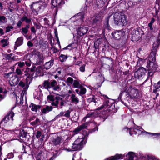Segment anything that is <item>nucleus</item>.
<instances>
[{
  "label": "nucleus",
  "mask_w": 160,
  "mask_h": 160,
  "mask_svg": "<svg viewBox=\"0 0 160 160\" xmlns=\"http://www.w3.org/2000/svg\"><path fill=\"white\" fill-rule=\"evenodd\" d=\"M105 101L102 105L100 107H98L96 109V110H99L104 108L108 107L107 111H104L102 112L103 113L106 114V112L108 111L110 114H112L116 112L119 107L117 106L115 107V103L114 101L108 98L107 96L103 95Z\"/></svg>",
  "instance_id": "1"
},
{
  "label": "nucleus",
  "mask_w": 160,
  "mask_h": 160,
  "mask_svg": "<svg viewBox=\"0 0 160 160\" xmlns=\"http://www.w3.org/2000/svg\"><path fill=\"white\" fill-rule=\"evenodd\" d=\"M114 23L116 25L122 27L127 24L128 20L127 17L123 13H115L113 16Z\"/></svg>",
  "instance_id": "2"
},
{
  "label": "nucleus",
  "mask_w": 160,
  "mask_h": 160,
  "mask_svg": "<svg viewBox=\"0 0 160 160\" xmlns=\"http://www.w3.org/2000/svg\"><path fill=\"white\" fill-rule=\"evenodd\" d=\"M43 87L46 89L48 90L52 88V90L54 91H59L61 90L60 85L55 80H52L51 82L45 80L43 82Z\"/></svg>",
  "instance_id": "3"
},
{
  "label": "nucleus",
  "mask_w": 160,
  "mask_h": 160,
  "mask_svg": "<svg viewBox=\"0 0 160 160\" xmlns=\"http://www.w3.org/2000/svg\"><path fill=\"white\" fill-rule=\"evenodd\" d=\"M128 92L126 91V89L124 91H121L118 98V101H120L126 107L128 106V104H130V101L131 99L130 96Z\"/></svg>",
  "instance_id": "4"
},
{
  "label": "nucleus",
  "mask_w": 160,
  "mask_h": 160,
  "mask_svg": "<svg viewBox=\"0 0 160 160\" xmlns=\"http://www.w3.org/2000/svg\"><path fill=\"white\" fill-rule=\"evenodd\" d=\"M146 67L148 71V77L153 76L155 72H157L158 70V65L156 62H147Z\"/></svg>",
  "instance_id": "5"
},
{
  "label": "nucleus",
  "mask_w": 160,
  "mask_h": 160,
  "mask_svg": "<svg viewBox=\"0 0 160 160\" xmlns=\"http://www.w3.org/2000/svg\"><path fill=\"white\" fill-rule=\"evenodd\" d=\"M126 91L128 92L131 99L139 98L141 97L139 90L134 87L131 86L127 87L126 88Z\"/></svg>",
  "instance_id": "6"
},
{
  "label": "nucleus",
  "mask_w": 160,
  "mask_h": 160,
  "mask_svg": "<svg viewBox=\"0 0 160 160\" xmlns=\"http://www.w3.org/2000/svg\"><path fill=\"white\" fill-rule=\"evenodd\" d=\"M64 3L63 0H51L52 4L53 6V10L55 15H57L58 10H61L62 7Z\"/></svg>",
  "instance_id": "7"
},
{
  "label": "nucleus",
  "mask_w": 160,
  "mask_h": 160,
  "mask_svg": "<svg viewBox=\"0 0 160 160\" xmlns=\"http://www.w3.org/2000/svg\"><path fill=\"white\" fill-rule=\"evenodd\" d=\"M144 32L140 27L134 29L132 32V39L138 41L142 38V35H144Z\"/></svg>",
  "instance_id": "8"
},
{
  "label": "nucleus",
  "mask_w": 160,
  "mask_h": 160,
  "mask_svg": "<svg viewBox=\"0 0 160 160\" xmlns=\"http://www.w3.org/2000/svg\"><path fill=\"white\" fill-rule=\"evenodd\" d=\"M147 70L145 68L140 67L134 72V75L137 79H142L145 76Z\"/></svg>",
  "instance_id": "9"
},
{
  "label": "nucleus",
  "mask_w": 160,
  "mask_h": 160,
  "mask_svg": "<svg viewBox=\"0 0 160 160\" xmlns=\"http://www.w3.org/2000/svg\"><path fill=\"white\" fill-rule=\"evenodd\" d=\"M30 8L31 10L36 16L38 15V12L41 8V5L38 2H33L30 5Z\"/></svg>",
  "instance_id": "10"
},
{
  "label": "nucleus",
  "mask_w": 160,
  "mask_h": 160,
  "mask_svg": "<svg viewBox=\"0 0 160 160\" xmlns=\"http://www.w3.org/2000/svg\"><path fill=\"white\" fill-rule=\"evenodd\" d=\"M36 68V67L35 65H33L31 68H27L24 72L25 73L24 75H27L28 78H31V81L32 80Z\"/></svg>",
  "instance_id": "11"
},
{
  "label": "nucleus",
  "mask_w": 160,
  "mask_h": 160,
  "mask_svg": "<svg viewBox=\"0 0 160 160\" xmlns=\"http://www.w3.org/2000/svg\"><path fill=\"white\" fill-rule=\"evenodd\" d=\"M79 139L75 140L72 146V148L74 151H80L82 149L83 147V140H82L81 141L78 142Z\"/></svg>",
  "instance_id": "12"
},
{
  "label": "nucleus",
  "mask_w": 160,
  "mask_h": 160,
  "mask_svg": "<svg viewBox=\"0 0 160 160\" xmlns=\"http://www.w3.org/2000/svg\"><path fill=\"white\" fill-rule=\"evenodd\" d=\"M111 35L112 38L116 40H119L124 35V33L122 30L115 31L112 32Z\"/></svg>",
  "instance_id": "13"
},
{
  "label": "nucleus",
  "mask_w": 160,
  "mask_h": 160,
  "mask_svg": "<svg viewBox=\"0 0 160 160\" xmlns=\"http://www.w3.org/2000/svg\"><path fill=\"white\" fill-rule=\"evenodd\" d=\"M88 30V28L85 26L80 27L77 30V34L78 36L82 37L86 34Z\"/></svg>",
  "instance_id": "14"
},
{
  "label": "nucleus",
  "mask_w": 160,
  "mask_h": 160,
  "mask_svg": "<svg viewBox=\"0 0 160 160\" xmlns=\"http://www.w3.org/2000/svg\"><path fill=\"white\" fill-rule=\"evenodd\" d=\"M62 137L61 136H58V135L55 136L54 137H52V144L55 146L60 145L62 142Z\"/></svg>",
  "instance_id": "15"
},
{
  "label": "nucleus",
  "mask_w": 160,
  "mask_h": 160,
  "mask_svg": "<svg viewBox=\"0 0 160 160\" xmlns=\"http://www.w3.org/2000/svg\"><path fill=\"white\" fill-rule=\"evenodd\" d=\"M137 128H128L127 127H125L123 129V130L125 131L126 130V131L128 132H129L130 135L131 136L133 134H136L137 133V131L139 130V128L138 126H137Z\"/></svg>",
  "instance_id": "16"
},
{
  "label": "nucleus",
  "mask_w": 160,
  "mask_h": 160,
  "mask_svg": "<svg viewBox=\"0 0 160 160\" xmlns=\"http://www.w3.org/2000/svg\"><path fill=\"white\" fill-rule=\"evenodd\" d=\"M102 19L100 16H96L92 21V24L94 27L100 26L101 23Z\"/></svg>",
  "instance_id": "17"
},
{
  "label": "nucleus",
  "mask_w": 160,
  "mask_h": 160,
  "mask_svg": "<svg viewBox=\"0 0 160 160\" xmlns=\"http://www.w3.org/2000/svg\"><path fill=\"white\" fill-rule=\"evenodd\" d=\"M104 59L103 61V63L104 64L107 65L109 66H112L113 64V59L111 57H108L105 56Z\"/></svg>",
  "instance_id": "18"
},
{
  "label": "nucleus",
  "mask_w": 160,
  "mask_h": 160,
  "mask_svg": "<svg viewBox=\"0 0 160 160\" xmlns=\"http://www.w3.org/2000/svg\"><path fill=\"white\" fill-rule=\"evenodd\" d=\"M102 38H99L94 42V46L97 51V49H100V48H101L102 45H103V44L102 42Z\"/></svg>",
  "instance_id": "19"
},
{
  "label": "nucleus",
  "mask_w": 160,
  "mask_h": 160,
  "mask_svg": "<svg viewBox=\"0 0 160 160\" xmlns=\"http://www.w3.org/2000/svg\"><path fill=\"white\" fill-rule=\"evenodd\" d=\"M28 133L26 130L21 128L19 129V136L21 139H23L24 138H26L28 135Z\"/></svg>",
  "instance_id": "20"
},
{
  "label": "nucleus",
  "mask_w": 160,
  "mask_h": 160,
  "mask_svg": "<svg viewBox=\"0 0 160 160\" xmlns=\"http://www.w3.org/2000/svg\"><path fill=\"white\" fill-rule=\"evenodd\" d=\"M124 157V155L122 154H116L114 156H112L107 159V160H118L122 159Z\"/></svg>",
  "instance_id": "21"
},
{
  "label": "nucleus",
  "mask_w": 160,
  "mask_h": 160,
  "mask_svg": "<svg viewBox=\"0 0 160 160\" xmlns=\"http://www.w3.org/2000/svg\"><path fill=\"white\" fill-rule=\"evenodd\" d=\"M54 59L52 58L49 61L46 62L44 65V68L46 70L49 69L53 65Z\"/></svg>",
  "instance_id": "22"
},
{
  "label": "nucleus",
  "mask_w": 160,
  "mask_h": 160,
  "mask_svg": "<svg viewBox=\"0 0 160 160\" xmlns=\"http://www.w3.org/2000/svg\"><path fill=\"white\" fill-rule=\"evenodd\" d=\"M107 2H105L101 0H96V2H94V4L96 6V7L98 8L102 7Z\"/></svg>",
  "instance_id": "23"
},
{
  "label": "nucleus",
  "mask_w": 160,
  "mask_h": 160,
  "mask_svg": "<svg viewBox=\"0 0 160 160\" xmlns=\"http://www.w3.org/2000/svg\"><path fill=\"white\" fill-rule=\"evenodd\" d=\"M53 109V107L52 106L46 105L42 109L41 112L43 114H45L52 111Z\"/></svg>",
  "instance_id": "24"
},
{
  "label": "nucleus",
  "mask_w": 160,
  "mask_h": 160,
  "mask_svg": "<svg viewBox=\"0 0 160 160\" xmlns=\"http://www.w3.org/2000/svg\"><path fill=\"white\" fill-rule=\"evenodd\" d=\"M41 106L39 105H37L32 103H31L30 105L29 106V108H31V110L32 111L37 112L38 109H40Z\"/></svg>",
  "instance_id": "25"
},
{
  "label": "nucleus",
  "mask_w": 160,
  "mask_h": 160,
  "mask_svg": "<svg viewBox=\"0 0 160 160\" xmlns=\"http://www.w3.org/2000/svg\"><path fill=\"white\" fill-rule=\"evenodd\" d=\"M153 92L156 94L157 92L158 91V90L160 88V80L157 83H153Z\"/></svg>",
  "instance_id": "26"
},
{
  "label": "nucleus",
  "mask_w": 160,
  "mask_h": 160,
  "mask_svg": "<svg viewBox=\"0 0 160 160\" xmlns=\"http://www.w3.org/2000/svg\"><path fill=\"white\" fill-rule=\"evenodd\" d=\"M31 125L33 126H37L41 124V121L38 118H36L35 121L30 122Z\"/></svg>",
  "instance_id": "27"
},
{
  "label": "nucleus",
  "mask_w": 160,
  "mask_h": 160,
  "mask_svg": "<svg viewBox=\"0 0 160 160\" xmlns=\"http://www.w3.org/2000/svg\"><path fill=\"white\" fill-rule=\"evenodd\" d=\"M110 16L105 18V22L104 24V27L106 29L109 30L111 29V27L109 24V19Z\"/></svg>",
  "instance_id": "28"
},
{
  "label": "nucleus",
  "mask_w": 160,
  "mask_h": 160,
  "mask_svg": "<svg viewBox=\"0 0 160 160\" xmlns=\"http://www.w3.org/2000/svg\"><path fill=\"white\" fill-rule=\"evenodd\" d=\"M23 40V38L20 37L18 38L15 42V45L19 47L22 45Z\"/></svg>",
  "instance_id": "29"
},
{
  "label": "nucleus",
  "mask_w": 160,
  "mask_h": 160,
  "mask_svg": "<svg viewBox=\"0 0 160 160\" xmlns=\"http://www.w3.org/2000/svg\"><path fill=\"white\" fill-rule=\"evenodd\" d=\"M156 54L150 53V56L149 57L147 62H156Z\"/></svg>",
  "instance_id": "30"
},
{
  "label": "nucleus",
  "mask_w": 160,
  "mask_h": 160,
  "mask_svg": "<svg viewBox=\"0 0 160 160\" xmlns=\"http://www.w3.org/2000/svg\"><path fill=\"white\" fill-rule=\"evenodd\" d=\"M59 61L61 62H65L68 58L67 55H65L63 54H59Z\"/></svg>",
  "instance_id": "31"
},
{
  "label": "nucleus",
  "mask_w": 160,
  "mask_h": 160,
  "mask_svg": "<svg viewBox=\"0 0 160 160\" xmlns=\"http://www.w3.org/2000/svg\"><path fill=\"white\" fill-rule=\"evenodd\" d=\"M26 76V78L24 82H25L26 85V88H27V89L29 87V84L32 82V80L31 81L30 79L31 78H28V76L27 75Z\"/></svg>",
  "instance_id": "32"
},
{
  "label": "nucleus",
  "mask_w": 160,
  "mask_h": 160,
  "mask_svg": "<svg viewBox=\"0 0 160 160\" xmlns=\"http://www.w3.org/2000/svg\"><path fill=\"white\" fill-rule=\"evenodd\" d=\"M14 107H12L11 110V111H9L8 113L6 115H8V116L9 118V120H11V121L13 120V116L14 115V112L12 111V110L14 109Z\"/></svg>",
  "instance_id": "33"
},
{
  "label": "nucleus",
  "mask_w": 160,
  "mask_h": 160,
  "mask_svg": "<svg viewBox=\"0 0 160 160\" xmlns=\"http://www.w3.org/2000/svg\"><path fill=\"white\" fill-rule=\"evenodd\" d=\"M21 20L22 22L25 21L26 24H29L32 22L31 19L28 18L25 15L21 18Z\"/></svg>",
  "instance_id": "34"
},
{
  "label": "nucleus",
  "mask_w": 160,
  "mask_h": 160,
  "mask_svg": "<svg viewBox=\"0 0 160 160\" xmlns=\"http://www.w3.org/2000/svg\"><path fill=\"white\" fill-rule=\"evenodd\" d=\"M96 100H98V98H96L94 95H92V97L89 98L87 99L88 102L90 103L93 102L94 103L97 102Z\"/></svg>",
  "instance_id": "35"
},
{
  "label": "nucleus",
  "mask_w": 160,
  "mask_h": 160,
  "mask_svg": "<svg viewBox=\"0 0 160 160\" xmlns=\"http://www.w3.org/2000/svg\"><path fill=\"white\" fill-rule=\"evenodd\" d=\"M93 123L95 125H96V127L93 129L89 130L88 131L89 133H92L95 132L96 131H98V125H97V123L95 122H93Z\"/></svg>",
  "instance_id": "36"
},
{
  "label": "nucleus",
  "mask_w": 160,
  "mask_h": 160,
  "mask_svg": "<svg viewBox=\"0 0 160 160\" xmlns=\"http://www.w3.org/2000/svg\"><path fill=\"white\" fill-rule=\"evenodd\" d=\"M155 21V19L154 18H152L150 22L148 24V26L150 30H152L153 29L152 27L153 24L154 23Z\"/></svg>",
  "instance_id": "37"
},
{
  "label": "nucleus",
  "mask_w": 160,
  "mask_h": 160,
  "mask_svg": "<svg viewBox=\"0 0 160 160\" xmlns=\"http://www.w3.org/2000/svg\"><path fill=\"white\" fill-rule=\"evenodd\" d=\"M127 155L128 156V160H133L134 158V153L132 152H129Z\"/></svg>",
  "instance_id": "38"
},
{
  "label": "nucleus",
  "mask_w": 160,
  "mask_h": 160,
  "mask_svg": "<svg viewBox=\"0 0 160 160\" xmlns=\"http://www.w3.org/2000/svg\"><path fill=\"white\" fill-rule=\"evenodd\" d=\"M158 38L157 39L156 41L154 42L153 45L159 48L160 45V38H159V37H158Z\"/></svg>",
  "instance_id": "39"
},
{
  "label": "nucleus",
  "mask_w": 160,
  "mask_h": 160,
  "mask_svg": "<svg viewBox=\"0 0 160 160\" xmlns=\"http://www.w3.org/2000/svg\"><path fill=\"white\" fill-rule=\"evenodd\" d=\"M8 116V115H6L1 121L0 124L2 123L3 122L4 123H6L8 122L9 120Z\"/></svg>",
  "instance_id": "40"
},
{
  "label": "nucleus",
  "mask_w": 160,
  "mask_h": 160,
  "mask_svg": "<svg viewBox=\"0 0 160 160\" xmlns=\"http://www.w3.org/2000/svg\"><path fill=\"white\" fill-rule=\"evenodd\" d=\"M76 16L77 17L78 19H80L81 20H82L84 17L83 13L82 12L78 13Z\"/></svg>",
  "instance_id": "41"
},
{
  "label": "nucleus",
  "mask_w": 160,
  "mask_h": 160,
  "mask_svg": "<svg viewBox=\"0 0 160 160\" xmlns=\"http://www.w3.org/2000/svg\"><path fill=\"white\" fill-rule=\"evenodd\" d=\"M80 85V83L77 80L74 81V82L72 85V87L74 88H78V86Z\"/></svg>",
  "instance_id": "42"
},
{
  "label": "nucleus",
  "mask_w": 160,
  "mask_h": 160,
  "mask_svg": "<svg viewBox=\"0 0 160 160\" xmlns=\"http://www.w3.org/2000/svg\"><path fill=\"white\" fill-rule=\"evenodd\" d=\"M158 48L153 45L152 48L151 50V53L156 54L158 49Z\"/></svg>",
  "instance_id": "43"
},
{
  "label": "nucleus",
  "mask_w": 160,
  "mask_h": 160,
  "mask_svg": "<svg viewBox=\"0 0 160 160\" xmlns=\"http://www.w3.org/2000/svg\"><path fill=\"white\" fill-rule=\"evenodd\" d=\"M89 134V131L87 132L85 130H82V134L84 136V138L87 139L88 137V135Z\"/></svg>",
  "instance_id": "44"
},
{
  "label": "nucleus",
  "mask_w": 160,
  "mask_h": 160,
  "mask_svg": "<svg viewBox=\"0 0 160 160\" xmlns=\"http://www.w3.org/2000/svg\"><path fill=\"white\" fill-rule=\"evenodd\" d=\"M7 20L6 18L4 16L0 15V22L3 23L7 22Z\"/></svg>",
  "instance_id": "45"
},
{
  "label": "nucleus",
  "mask_w": 160,
  "mask_h": 160,
  "mask_svg": "<svg viewBox=\"0 0 160 160\" xmlns=\"http://www.w3.org/2000/svg\"><path fill=\"white\" fill-rule=\"evenodd\" d=\"M145 132L150 135H151V136H155V138H160V133H153L151 132Z\"/></svg>",
  "instance_id": "46"
},
{
  "label": "nucleus",
  "mask_w": 160,
  "mask_h": 160,
  "mask_svg": "<svg viewBox=\"0 0 160 160\" xmlns=\"http://www.w3.org/2000/svg\"><path fill=\"white\" fill-rule=\"evenodd\" d=\"M47 99L50 101L53 102L55 101L54 96L52 95H48L47 97Z\"/></svg>",
  "instance_id": "47"
},
{
  "label": "nucleus",
  "mask_w": 160,
  "mask_h": 160,
  "mask_svg": "<svg viewBox=\"0 0 160 160\" xmlns=\"http://www.w3.org/2000/svg\"><path fill=\"white\" fill-rule=\"evenodd\" d=\"M43 59L42 58H39L37 59L36 62L35 64L36 65H40L43 62Z\"/></svg>",
  "instance_id": "48"
},
{
  "label": "nucleus",
  "mask_w": 160,
  "mask_h": 160,
  "mask_svg": "<svg viewBox=\"0 0 160 160\" xmlns=\"http://www.w3.org/2000/svg\"><path fill=\"white\" fill-rule=\"evenodd\" d=\"M72 43L69 44L68 46H67L66 47L61 49V50H60V51L59 52V54H60V53H61L62 51H63L64 50H66V49H69L70 50H71V48L70 49V48H68L71 47L72 46Z\"/></svg>",
  "instance_id": "49"
},
{
  "label": "nucleus",
  "mask_w": 160,
  "mask_h": 160,
  "mask_svg": "<svg viewBox=\"0 0 160 160\" xmlns=\"http://www.w3.org/2000/svg\"><path fill=\"white\" fill-rule=\"evenodd\" d=\"M86 92V89L85 88H82L80 89L79 94L80 95H83L85 94Z\"/></svg>",
  "instance_id": "50"
},
{
  "label": "nucleus",
  "mask_w": 160,
  "mask_h": 160,
  "mask_svg": "<svg viewBox=\"0 0 160 160\" xmlns=\"http://www.w3.org/2000/svg\"><path fill=\"white\" fill-rule=\"evenodd\" d=\"M13 55L12 53H10L9 54H7L6 55L7 56L6 57V58L8 60H10L11 59L12 60H14L15 58V57L13 56L12 57V56Z\"/></svg>",
  "instance_id": "51"
},
{
  "label": "nucleus",
  "mask_w": 160,
  "mask_h": 160,
  "mask_svg": "<svg viewBox=\"0 0 160 160\" xmlns=\"http://www.w3.org/2000/svg\"><path fill=\"white\" fill-rule=\"evenodd\" d=\"M21 33L23 35L27 34L28 32V30L25 27L21 28Z\"/></svg>",
  "instance_id": "52"
},
{
  "label": "nucleus",
  "mask_w": 160,
  "mask_h": 160,
  "mask_svg": "<svg viewBox=\"0 0 160 160\" xmlns=\"http://www.w3.org/2000/svg\"><path fill=\"white\" fill-rule=\"evenodd\" d=\"M79 128H80L81 130H82L83 129H84L87 127H88V124L85 123H83L82 125L79 126Z\"/></svg>",
  "instance_id": "53"
},
{
  "label": "nucleus",
  "mask_w": 160,
  "mask_h": 160,
  "mask_svg": "<svg viewBox=\"0 0 160 160\" xmlns=\"http://www.w3.org/2000/svg\"><path fill=\"white\" fill-rule=\"evenodd\" d=\"M64 112L63 111L61 112L60 113L57 115L54 118V120H55L58 119V118L61 116H62L64 115Z\"/></svg>",
  "instance_id": "54"
},
{
  "label": "nucleus",
  "mask_w": 160,
  "mask_h": 160,
  "mask_svg": "<svg viewBox=\"0 0 160 160\" xmlns=\"http://www.w3.org/2000/svg\"><path fill=\"white\" fill-rule=\"evenodd\" d=\"M96 114L95 112H90L88 113L86 115L87 118L92 117L95 116V114Z\"/></svg>",
  "instance_id": "55"
},
{
  "label": "nucleus",
  "mask_w": 160,
  "mask_h": 160,
  "mask_svg": "<svg viewBox=\"0 0 160 160\" xmlns=\"http://www.w3.org/2000/svg\"><path fill=\"white\" fill-rule=\"evenodd\" d=\"M81 130L80 128H79V127L78 126V127L76 128L73 131V132L74 133V134H77L79 133V132Z\"/></svg>",
  "instance_id": "56"
},
{
  "label": "nucleus",
  "mask_w": 160,
  "mask_h": 160,
  "mask_svg": "<svg viewBox=\"0 0 160 160\" xmlns=\"http://www.w3.org/2000/svg\"><path fill=\"white\" fill-rule=\"evenodd\" d=\"M13 27L12 26H8L6 27L5 32L6 33L8 32L11 31V29H13Z\"/></svg>",
  "instance_id": "57"
},
{
  "label": "nucleus",
  "mask_w": 160,
  "mask_h": 160,
  "mask_svg": "<svg viewBox=\"0 0 160 160\" xmlns=\"http://www.w3.org/2000/svg\"><path fill=\"white\" fill-rule=\"evenodd\" d=\"M37 73L39 74L41 73L42 71V67L41 66H38L35 69Z\"/></svg>",
  "instance_id": "58"
},
{
  "label": "nucleus",
  "mask_w": 160,
  "mask_h": 160,
  "mask_svg": "<svg viewBox=\"0 0 160 160\" xmlns=\"http://www.w3.org/2000/svg\"><path fill=\"white\" fill-rule=\"evenodd\" d=\"M73 78L70 77H68L66 80V81L68 83L71 84L73 83Z\"/></svg>",
  "instance_id": "59"
},
{
  "label": "nucleus",
  "mask_w": 160,
  "mask_h": 160,
  "mask_svg": "<svg viewBox=\"0 0 160 160\" xmlns=\"http://www.w3.org/2000/svg\"><path fill=\"white\" fill-rule=\"evenodd\" d=\"M160 9V8L159 6L158 9H157L155 8V15L154 16H153L154 17H157V18L159 17V16H158V13L159 12Z\"/></svg>",
  "instance_id": "60"
},
{
  "label": "nucleus",
  "mask_w": 160,
  "mask_h": 160,
  "mask_svg": "<svg viewBox=\"0 0 160 160\" xmlns=\"http://www.w3.org/2000/svg\"><path fill=\"white\" fill-rule=\"evenodd\" d=\"M18 85L21 87L22 88H24L25 86L26 87V85L25 84V82H24V81H22V80H21L19 82L18 84Z\"/></svg>",
  "instance_id": "61"
},
{
  "label": "nucleus",
  "mask_w": 160,
  "mask_h": 160,
  "mask_svg": "<svg viewBox=\"0 0 160 160\" xmlns=\"http://www.w3.org/2000/svg\"><path fill=\"white\" fill-rule=\"evenodd\" d=\"M86 65L83 64L81 67H80V71L81 72H84L85 71V67Z\"/></svg>",
  "instance_id": "62"
},
{
  "label": "nucleus",
  "mask_w": 160,
  "mask_h": 160,
  "mask_svg": "<svg viewBox=\"0 0 160 160\" xmlns=\"http://www.w3.org/2000/svg\"><path fill=\"white\" fill-rule=\"evenodd\" d=\"M59 151V150H56L55 151V153H53L52 156L54 159H55L57 157L59 156V154H58Z\"/></svg>",
  "instance_id": "63"
},
{
  "label": "nucleus",
  "mask_w": 160,
  "mask_h": 160,
  "mask_svg": "<svg viewBox=\"0 0 160 160\" xmlns=\"http://www.w3.org/2000/svg\"><path fill=\"white\" fill-rule=\"evenodd\" d=\"M42 136V132L40 131H38L36 132V137L38 138Z\"/></svg>",
  "instance_id": "64"
}]
</instances>
